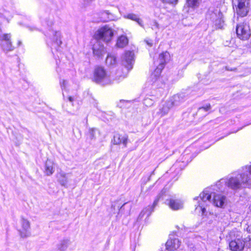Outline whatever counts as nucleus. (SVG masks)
Instances as JSON below:
<instances>
[{"label":"nucleus","instance_id":"24","mask_svg":"<svg viewBox=\"0 0 251 251\" xmlns=\"http://www.w3.org/2000/svg\"><path fill=\"white\" fill-rule=\"evenodd\" d=\"M54 171L53 163L51 160L48 159L45 163V173L48 176H50L53 173Z\"/></svg>","mask_w":251,"mask_h":251},{"label":"nucleus","instance_id":"46","mask_svg":"<svg viewBox=\"0 0 251 251\" xmlns=\"http://www.w3.org/2000/svg\"><path fill=\"white\" fill-rule=\"evenodd\" d=\"M108 18L110 20H113V17H108Z\"/></svg>","mask_w":251,"mask_h":251},{"label":"nucleus","instance_id":"45","mask_svg":"<svg viewBox=\"0 0 251 251\" xmlns=\"http://www.w3.org/2000/svg\"><path fill=\"white\" fill-rule=\"evenodd\" d=\"M250 175H251V166L249 168Z\"/></svg>","mask_w":251,"mask_h":251},{"label":"nucleus","instance_id":"40","mask_svg":"<svg viewBox=\"0 0 251 251\" xmlns=\"http://www.w3.org/2000/svg\"><path fill=\"white\" fill-rule=\"evenodd\" d=\"M17 45L18 46H20L22 45V42L21 41H18Z\"/></svg>","mask_w":251,"mask_h":251},{"label":"nucleus","instance_id":"5","mask_svg":"<svg viewBox=\"0 0 251 251\" xmlns=\"http://www.w3.org/2000/svg\"><path fill=\"white\" fill-rule=\"evenodd\" d=\"M233 8L234 12L241 17L248 14L251 8V0H233Z\"/></svg>","mask_w":251,"mask_h":251},{"label":"nucleus","instance_id":"19","mask_svg":"<svg viewBox=\"0 0 251 251\" xmlns=\"http://www.w3.org/2000/svg\"><path fill=\"white\" fill-rule=\"evenodd\" d=\"M180 245V242L178 239H170L166 243V247L168 250H175L179 247Z\"/></svg>","mask_w":251,"mask_h":251},{"label":"nucleus","instance_id":"44","mask_svg":"<svg viewBox=\"0 0 251 251\" xmlns=\"http://www.w3.org/2000/svg\"><path fill=\"white\" fill-rule=\"evenodd\" d=\"M126 204V203H125L124 204H123V205L121 206V207H120V208L119 210H120V209H121L123 208V206H124Z\"/></svg>","mask_w":251,"mask_h":251},{"label":"nucleus","instance_id":"10","mask_svg":"<svg viewBox=\"0 0 251 251\" xmlns=\"http://www.w3.org/2000/svg\"><path fill=\"white\" fill-rule=\"evenodd\" d=\"M165 193V191L164 190H162L161 192L158 194V195L157 196V198L154 200L153 205L151 206H149L148 207H146L142 210V211L140 213L139 215L138 216L137 218V221H140L145 215H146L147 217H149L151 213L154 210V207L157 205V203L160 199L161 197L163 196L164 194Z\"/></svg>","mask_w":251,"mask_h":251},{"label":"nucleus","instance_id":"18","mask_svg":"<svg viewBox=\"0 0 251 251\" xmlns=\"http://www.w3.org/2000/svg\"><path fill=\"white\" fill-rule=\"evenodd\" d=\"M185 100V95L183 93H180L174 95L169 101L172 103L173 106H175L179 105Z\"/></svg>","mask_w":251,"mask_h":251},{"label":"nucleus","instance_id":"32","mask_svg":"<svg viewBox=\"0 0 251 251\" xmlns=\"http://www.w3.org/2000/svg\"><path fill=\"white\" fill-rule=\"evenodd\" d=\"M96 131V128H90L89 130V136L91 139H94L95 138V132Z\"/></svg>","mask_w":251,"mask_h":251},{"label":"nucleus","instance_id":"30","mask_svg":"<svg viewBox=\"0 0 251 251\" xmlns=\"http://www.w3.org/2000/svg\"><path fill=\"white\" fill-rule=\"evenodd\" d=\"M153 103V100L149 98H146L143 100L144 104L147 107H150L152 105Z\"/></svg>","mask_w":251,"mask_h":251},{"label":"nucleus","instance_id":"2","mask_svg":"<svg viewBox=\"0 0 251 251\" xmlns=\"http://www.w3.org/2000/svg\"><path fill=\"white\" fill-rule=\"evenodd\" d=\"M206 19L210 20L217 29H222L225 25L223 14L217 8L210 7L206 14Z\"/></svg>","mask_w":251,"mask_h":251},{"label":"nucleus","instance_id":"23","mask_svg":"<svg viewBox=\"0 0 251 251\" xmlns=\"http://www.w3.org/2000/svg\"><path fill=\"white\" fill-rule=\"evenodd\" d=\"M41 18H42L47 25L49 26H51L54 23L53 17L52 14L50 13L48 14L47 13L43 14L41 16Z\"/></svg>","mask_w":251,"mask_h":251},{"label":"nucleus","instance_id":"38","mask_svg":"<svg viewBox=\"0 0 251 251\" xmlns=\"http://www.w3.org/2000/svg\"><path fill=\"white\" fill-rule=\"evenodd\" d=\"M68 100H69L70 102H73L74 101V98H73L72 97H71V96H69V97L68 98Z\"/></svg>","mask_w":251,"mask_h":251},{"label":"nucleus","instance_id":"21","mask_svg":"<svg viewBox=\"0 0 251 251\" xmlns=\"http://www.w3.org/2000/svg\"><path fill=\"white\" fill-rule=\"evenodd\" d=\"M173 106L172 103L169 100L167 101L157 112V114L162 117L167 114Z\"/></svg>","mask_w":251,"mask_h":251},{"label":"nucleus","instance_id":"7","mask_svg":"<svg viewBox=\"0 0 251 251\" xmlns=\"http://www.w3.org/2000/svg\"><path fill=\"white\" fill-rule=\"evenodd\" d=\"M113 36L112 29L108 26H104L99 29L95 34V37L97 41H103L108 43L111 41Z\"/></svg>","mask_w":251,"mask_h":251},{"label":"nucleus","instance_id":"35","mask_svg":"<svg viewBox=\"0 0 251 251\" xmlns=\"http://www.w3.org/2000/svg\"><path fill=\"white\" fill-rule=\"evenodd\" d=\"M152 29H156L159 28V24L157 23V22L156 21H153L152 22Z\"/></svg>","mask_w":251,"mask_h":251},{"label":"nucleus","instance_id":"25","mask_svg":"<svg viewBox=\"0 0 251 251\" xmlns=\"http://www.w3.org/2000/svg\"><path fill=\"white\" fill-rule=\"evenodd\" d=\"M128 39L125 35L120 36L117 41L116 46L118 48H123L128 44Z\"/></svg>","mask_w":251,"mask_h":251},{"label":"nucleus","instance_id":"8","mask_svg":"<svg viewBox=\"0 0 251 251\" xmlns=\"http://www.w3.org/2000/svg\"><path fill=\"white\" fill-rule=\"evenodd\" d=\"M236 31L237 37L242 40H247L251 35L250 27L247 23H241L236 25Z\"/></svg>","mask_w":251,"mask_h":251},{"label":"nucleus","instance_id":"43","mask_svg":"<svg viewBox=\"0 0 251 251\" xmlns=\"http://www.w3.org/2000/svg\"><path fill=\"white\" fill-rule=\"evenodd\" d=\"M201 210H202V211L203 213L204 212V211L205 210V208H202V206H201Z\"/></svg>","mask_w":251,"mask_h":251},{"label":"nucleus","instance_id":"39","mask_svg":"<svg viewBox=\"0 0 251 251\" xmlns=\"http://www.w3.org/2000/svg\"><path fill=\"white\" fill-rule=\"evenodd\" d=\"M247 230L249 232H251V224L248 226V227L247 228Z\"/></svg>","mask_w":251,"mask_h":251},{"label":"nucleus","instance_id":"28","mask_svg":"<svg viewBox=\"0 0 251 251\" xmlns=\"http://www.w3.org/2000/svg\"><path fill=\"white\" fill-rule=\"evenodd\" d=\"M106 63L108 65H113L116 64V57L113 55H108L106 59Z\"/></svg>","mask_w":251,"mask_h":251},{"label":"nucleus","instance_id":"3","mask_svg":"<svg viewBox=\"0 0 251 251\" xmlns=\"http://www.w3.org/2000/svg\"><path fill=\"white\" fill-rule=\"evenodd\" d=\"M229 248L231 251H242L245 247V241L236 231L232 230L226 237Z\"/></svg>","mask_w":251,"mask_h":251},{"label":"nucleus","instance_id":"15","mask_svg":"<svg viewBox=\"0 0 251 251\" xmlns=\"http://www.w3.org/2000/svg\"><path fill=\"white\" fill-rule=\"evenodd\" d=\"M93 51L94 55L98 58L101 57L106 53L103 45L100 41H97L93 45Z\"/></svg>","mask_w":251,"mask_h":251},{"label":"nucleus","instance_id":"14","mask_svg":"<svg viewBox=\"0 0 251 251\" xmlns=\"http://www.w3.org/2000/svg\"><path fill=\"white\" fill-rule=\"evenodd\" d=\"M22 230H19V233L22 238H25L30 235V223L28 220L23 218L21 220Z\"/></svg>","mask_w":251,"mask_h":251},{"label":"nucleus","instance_id":"4","mask_svg":"<svg viewBox=\"0 0 251 251\" xmlns=\"http://www.w3.org/2000/svg\"><path fill=\"white\" fill-rule=\"evenodd\" d=\"M92 80L96 83L105 85L111 83L109 76L105 70L102 67H96L93 71Z\"/></svg>","mask_w":251,"mask_h":251},{"label":"nucleus","instance_id":"9","mask_svg":"<svg viewBox=\"0 0 251 251\" xmlns=\"http://www.w3.org/2000/svg\"><path fill=\"white\" fill-rule=\"evenodd\" d=\"M0 45L2 50L7 53L12 51L15 48L11 42V35L10 33H4L0 35Z\"/></svg>","mask_w":251,"mask_h":251},{"label":"nucleus","instance_id":"26","mask_svg":"<svg viewBox=\"0 0 251 251\" xmlns=\"http://www.w3.org/2000/svg\"><path fill=\"white\" fill-rule=\"evenodd\" d=\"M126 18L132 21H136L139 25L143 27V21L140 19L137 15L133 13L128 14L126 16Z\"/></svg>","mask_w":251,"mask_h":251},{"label":"nucleus","instance_id":"34","mask_svg":"<svg viewBox=\"0 0 251 251\" xmlns=\"http://www.w3.org/2000/svg\"><path fill=\"white\" fill-rule=\"evenodd\" d=\"M67 83V81L65 80H63L62 81H60V84L62 90H65L66 89V86Z\"/></svg>","mask_w":251,"mask_h":251},{"label":"nucleus","instance_id":"11","mask_svg":"<svg viewBox=\"0 0 251 251\" xmlns=\"http://www.w3.org/2000/svg\"><path fill=\"white\" fill-rule=\"evenodd\" d=\"M122 63L128 70L132 69L134 63V53L132 51H126L122 57Z\"/></svg>","mask_w":251,"mask_h":251},{"label":"nucleus","instance_id":"42","mask_svg":"<svg viewBox=\"0 0 251 251\" xmlns=\"http://www.w3.org/2000/svg\"><path fill=\"white\" fill-rule=\"evenodd\" d=\"M147 43L150 46H152V43H151L148 41H147Z\"/></svg>","mask_w":251,"mask_h":251},{"label":"nucleus","instance_id":"27","mask_svg":"<svg viewBox=\"0 0 251 251\" xmlns=\"http://www.w3.org/2000/svg\"><path fill=\"white\" fill-rule=\"evenodd\" d=\"M53 42L58 47L60 46L62 44L60 37V32L59 31H53Z\"/></svg>","mask_w":251,"mask_h":251},{"label":"nucleus","instance_id":"29","mask_svg":"<svg viewBox=\"0 0 251 251\" xmlns=\"http://www.w3.org/2000/svg\"><path fill=\"white\" fill-rule=\"evenodd\" d=\"M186 1L188 5L191 7L198 6L200 3V0H186Z\"/></svg>","mask_w":251,"mask_h":251},{"label":"nucleus","instance_id":"36","mask_svg":"<svg viewBox=\"0 0 251 251\" xmlns=\"http://www.w3.org/2000/svg\"><path fill=\"white\" fill-rule=\"evenodd\" d=\"M226 70L227 71H235L237 70L236 68H230L229 67L226 66Z\"/></svg>","mask_w":251,"mask_h":251},{"label":"nucleus","instance_id":"16","mask_svg":"<svg viewBox=\"0 0 251 251\" xmlns=\"http://www.w3.org/2000/svg\"><path fill=\"white\" fill-rule=\"evenodd\" d=\"M70 177L71 175L70 174H66L61 171L57 175V180L61 186L67 188Z\"/></svg>","mask_w":251,"mask_h":251},{"label":"nucleus","instance_id":"37","mask_svg":"<svg viewBox=\"0 0 251 251\" xmlns=\"http://www.w3.org/2000/svg\"><path fill=\"white\" fill-rule=\"evenodd\" d=\"M94 0H84V2L86 4H88Z\"/></svg>","mask_w":251,"mask_h":251},{"label":"nucleus","instance_id":"6","mask_svg":"<svg viewBox=\"0 0 251 251\" xmlns=\"http://www.w3.org/2000/svg\"><path fill=\"white\" fill-rule=\"evenodd\" d=\"M169 53L167 51L159 54L158 58L159 64L151 74L149 79V81H151V83H155L159 78L161 73L164 68L166 61L169 60Z\"/></svg>","mask_w":251,"mask_h":251},{"label":"nucleus","instance_id":"17","mask_svg":"<svg viewBox=\"0 0 251 251\" xmlns=\"http://www.w3.org/2000/svg\"><path fill=\"white\" fill-rule=\"evenodd\" d=\"M213 204L217 207H223L226 201V197L222 194H216L215 193H213Z\"/></svg>","mask_w":251,"mask_h":251},{"label":"nucleus","instance_id":"12","mask_svg":"<svg viewBox=\"0 0 251 251\" xmlns=\"http://www.w3.org/2000/svg\"><path fill=\"white\" fill-rule=\"evenodd\" d=\"M166 202L174 210H178L183 207V202L180 199L171 198L166 200Z\"/></svg>","mask_w":251,"mask_h":251},{"label":"nucleus","instance_id":"33","mask_svg":"<svg viewBox=\"0 0 251 251\" xmlns=\"http://www.w3.org/2000/svg\"><path fill=\"white\" fill-rule=\"evenodd\" d=\"M163 3L176 4L178 1V0H161Z\"/></svg>","mask_w":251,"mask_h":251},{"label":"nucleus","instance_id":"22","mask_svg":"<svg viewBox=\"0 0 251 251\" xmlns=\"http://www.w3.org/2000/svg\"><path fill=\"white\" fill-rule=\"evenodd\" d=\"M211 196L212 193L210 192L207 189H205L203 190V191L200 194L199 198L203 201H210ZM198 199L199 197H196L194 199V200H198Z\"/></svg>","mask_w":251,"mask_h":251},{"label":"nucleus","instance_id":"31","mask_svg":"<svg viewBox=\"0 0 251 251\" xmlns=\"http://www.w3.org/2000/svg\"><path fill=\"white\" fill-rule=\"evenodd\" d=\"M211 108L210 104H207L205 106L200 107L198 110V113L201 114L202 112H207Z\"/></svg>","mask_w":251,"mask_h":251},{"label":"nucleus","instance_id":"41","mask_svg":"<svg viewBox=\"0 0 251 251\" xmlns=\"http://www.w3.org/2000/svg\"><path fill=\"white\" fill-rule=\"evenodd\" d=\"M104 13L107 14V15H109L110 14V13L109 12V11H105Z\"/></svg>","mask_w":251,"mask_h":251},{"label":"nucleus","instance_id":"20","mask_svg":"<svg viewBox=\"0 0 251 251\" xmlns=\"http://www.w3.org/2000/svg\"><path fill=\"white\" fill-rule=\"evenodd\" d=\"M70 241L69 239L64 238L60 241L56 245V251H66L70 245Z\"/></svg>","mask_w":251,"mask_h":251},{"label":"nucleus","instance_id":"13","mask_svg":"<svg viewBox=\"0 0 251 251\" xmlns=\"http://www.w3.org/2000/svg\"><path fill=\"white\" fill-rule=\"evenodd\" d=\"M114 145H120L122 144L124 147H126L128 142V137L126 134H120L117 133L114 135L112 141Z\"/></svg>","mask_w":251,"mask_h":251},{"label":"nucleus","instance_id":"1","mask_svg":"<svg viewBox=\"0 0 251 251\" xmlns=\"http://www.w3.org/2000/svg\"><path fill=\"white\" fill-rule=\"evenodd\" d=\"M227 183L229 187L236 190L251 186V178L248 173L238 174L236 176L231 177Z\"/></svg>","mask_w":251,"mask_h":251}]
</instances>
